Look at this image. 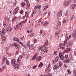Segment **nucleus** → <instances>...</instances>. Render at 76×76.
Returning <instances> with one entry per match:
<instances>
[{"mask_svg":"<svg viewBox=\"0 0 76 76\" xmlns=\"http://www.w3.org/2000/svg\"><path fill=\"white\" fill-rule=\"evenodd\" d=\"M20 8L19 7H16L13 12V13L14 15H16V14H17L18 13V10H19Z\"/></svg>","mask_w":76,"mask_h":76,"instance_id":"f257e3e1","label":"nucleus"},{"mask_svg":"<svg viewBox=\"0 0 76 76\" xmlns=\"http://www.w3.org/2000/svg\"><path fill=\"white\" fill-rule=\"evenodd\" d=\"M72 36L73 39L74 40H76V30L73 31L72 33Z\"/></svg>","mask_w":76,"mask_h":76,"instance_id":"f03ea898","label":"nucleus"},{"mask_svg":"<svg viewBox=\"0 0 76 76\" xmlns=\"http://www.w3.org/2000/svg\"><path fill=\"white\" fill-rule=\"evenodd\" d=\"M73 43L71 41H69L67 44L66 47H70L72 46Z\"/></svg>","mask_w":76,"mask_h":76,"instance_id":"7ed1b4c3","label":"nucleus"},{"mask_svg":"<svg viewBox=\"0 0 76 76\" xmlns=\"http://www.w3.org/2000/svg\"><path fill=\"white\" fill-rule=\"evenodd\" d=\"M50 64H49L48 68H46V69L45 73H48L49 72H51V69L50 68H48L50 67Z\"/></svg>","mask_w":76,"mask_h":76,"instance_id":"20e7f679","label":"nucleus"},{"mask_svg":"<svg viewBox=\"0 0 76 76\" xmlns=\"http://www.w3.org/2000/svg\"><path fill=\"white\" fill-rule=\"evenodd\" d=\"M11 63L12 66L16 64V58H15L11 60Z\"/></svg>","mask_w":76,"mask_h":76,"instance_id":"39448f33","label":"nucleus"},{"mask_svg":"<svg viewBox=\"0 0 76 76\" xmlns=\"http://www.w3.org/2000/svg\"><path fill=\"white\" fill-rule=\"evenodd\" d=\"M41 5H38L37 6H35L34 7V9L35 10V12H37V9H38L39 10L40 9H41Z\"/></svg>","mask_w":76,"mask_h":76,"instance_id":"423d86ee","label":"nucleus"},{"mask_svg":"<svg viewBox=\"0 0 76 76\" xmlns=\"http://www.w3.org/2000/svg\"><path fill=\"white\" fill-rule=\"evenodd\" d=\"M12 29V28L11 27L8 26L7 28L6 31L7 32L10 33Z\"/></svg>","mask_w":76,"mask_h":76,"instance_id":"0eeeda50","label":"nucleus"},{"mask_svg":"<svg viewBox=\"0 0 76 76\" xmlns=\"http://www.w3.org/2000/svg\"><path fill=\"white\" fill-rule=\"evenodd\" d=\"M59 56L60 58L62 60H64V56H63V55L62 54V53L60 52L59 54Z\"/></svg>","mask_w":76,"mask_h":76,"instance_id":"6e6552de","label":"nucleus"},{"mask_svg":"<svg viewBox=\"0 0 76 76\" xmlns=\"http://www.w3.org/2000/svg\"><path fill=\"white\" fill-rule=\"evenodd\" d=\"M13 68H15V69H19L20 66L19 64H15V65L12 66Z\"/></svg>","mask_w":76,"mask_h":76,"instance_id":"1a4fd4ad","label":"nucleus"},{"mask_svg":"<svg viewBox=\"0 0 76 76\" xmlns=\"http://www.w3.org/2000/svg\"><path fill=\"white\" fill-rule=\"evenodd\" d=\"M40 35H42L43 37H45V36H46L45 32H44V31L42 30H40Z\"/></svg>","mask_w":76,"mask_h":76,"instance_id":"9d476101","label":"nucleus"},{"mask_svg":"<svg viewBox=\"0 0 76 76\" xmlns=\"http://www.w3.org/2000/svg\"><path fill=\"white\" fill-rule=\"evenodd\" d=\"M22 56L20 55L19 57L17 59V62L19 64L20 63V61H21V60L22 59Z\"/></svg>","mask_w":76,"mask_h":76,"instance_id":"9b49d317","label":"nucleus"},{"mask_svg":"<svg viewBox=\"0 0 76 76\" xmlns=\"http://www.w3.org/2000/svg\"><path fill=\"white\" fill-rule=\"evenodd\" d=\"M59 47L62 50H64L65 49V46L63 45V44H61L59 45Z\"/></svg>","mask_w":76,"mask_h":76,"instance_id":"f8f14e48","label":"nucleus"},{"mask_svg":"<svg viewBox=\"0 0 76 76\" xmlns=\"http://www.w3.org/2000/svg\"><path fill=\"white\" fill-rule=\"evenodd\" d=\"M26 10L29 9V8L30 7V4L29 2H26Z\"/></svg>","mask_w":76,"mask_h":76,"instance_id":"ddd939ff","label":"nucleus"},{"mask_svg":"<svg viewBox=\"0 0 76 76\" xmlns=\"http://www.w3.org/2000/svg\"><path fill=\"white\" fill-rule=\"evenodd\" d=\"M1 38H2L3 40H4V41H6V36H4V34H3V33H1Z\"/></svg>","mask_w":76,"mask_h":76,"instance_id":"4468645a","label":"nucleus"},{"mask_svg":"<svg viewBox=\"0 0 76 76\" xmlns=\"http://www.w3.org/2000/svg\"><path fill=\"white\" fill-rule=\"evenodd\" d=\"M7 60V58H6L5 57H3L2 61V64H4V62L5 61H6Z\"/></svg>","mask_w":76,"mask_h":76,"instance_id":"2eb2a0df","label":"nucleus"},{"mask_svg":"<svg viewBox=\"0 0 76 76\" xmlns=\"http://www.w3.org/2000/svg\"><path fill=\"white\" fill-rule=\"evenodd\" d=\"M62 16V12L60 11L58 12L57 15V18H58L60 16Z\"/></svg>","mask_w":76,"mask_h":76,"instance_id":"dca6fc26","label":"nucleus"},{"mask_svg":"<svg viewBox=\"0 0 76 76\" xmlns=\"http://www.w3.org/2000/svg\"><path fill=\"white\" fill-rule=\"evenodd\" d=\"M25 16L26 18H28L29 16V12L26 11H25Z\"/></svg>","mask_w":76,"mask_h":76,"instance_id":"f3484780","label":"nucleus"},{"mask_svg":"<svg viewBox=\"0 0 76 76\" xmlns=\"http://www.w3.org/2000/svg\"><path fill=\"white\" fill-rule=\"evenodd\" d=\"M59 68V66H58V65H55L53 68V70H58Z\"/></svg>","mask_w":76,"mask_h":76,"instance_id":"a211bd4d","label":"nucleus"},{"mask_svg":"<svg viewBox=\"0 0 76 76\" xmlns=\"http://www.w3.org/2000/svg\"><path fill=\"white\" fill-rule=\"evenodd\" d=\"M59 58L58 56H57L56 58L54 60H53V63H54L55 62H57V61H58V59Z\"/></svg>","mask_w":76,"mask_h":76,"instance_id":"6ab92c4d","label":"nucleus"},{"mask_svg":"<svg viewBox=\"0 0 76 76\" xmlns=\"http://www.w3.org/2000/svg\"><path fill=\"white\" fill-rule=\"evenodd\" d=\"M42 58V56H38L36 58V60L37 61H39L41 60V59Z\"/></svg>","mask_w":76,"mask_h":76,"instance_id":"aec40b11","label":"nucleus"},{"mask_svg":"<svg viewBox=\"0 0 76 76\" xmlns=\"http://www.w3.org/2000/svg\"><path fill=\"white\" fill-rule=\"evenodd\" d=\"M70 59H68L66 60H65L64 61V62L65 63H68L70 62Z\"/></svg>","mask_w":76,"mask_h":76,"instance_id":"412c9836","label":"nucleus"},{"mask_svg":"<svg viewBox=\"0 0 76 76\" xmlns=\"http://www.w3.org/2000/svg\"><path fill=\"white\" fill-rule=\"evenodd\" d=\"M35 13H36V12L35 11H34L33 12L30 16L31 18H32V17H33L35 15Z\"/></svg>","mask_w":76,"mask_h":76,"instance_id":"4be33fe9","label":"nucleus"},{"mask_svg":"<svg viewBox=\"0 0 76 76\" xmlns=\"http://www.w3.org/2000/svg\"><path fill=\"white\" fill-rule=\"evenodd\" d=\"M25 16H23V17H22V19H23V20H23L22 22H23V23H25V22H26V20L27 19H25Z\"/></svg>","mask_w":76,"mask_h":76,"instance_id":"5701e85b","label":"nucleus"},{"mask_svg":"<svg viewBox=\"0 0 76 76\" xmlns=\"http://www.w3.org/2000/svg\"><path fill=\"white\" fill-rule=\"evenodd\" d=\"M20 26H19V24H17L16 26L15 30H17V29H18V30H19Z\"/></svg>","mask_w":76,"mask_h":76,"instance_id":"b1692460","label":"nucleus"},{"mask_svg":"<svg viewBox=\"0 0 76 76\" xmlns=\"http://www.w3.org/2000/svg\"><path fill=\"white\" fill-rule=\"evenodd\" d=\"M38 55V54L37 53L35 55L32 57V60H34L35 59V58L37 57V55Z\"/></svg>","mask_w":76,"mask_h":76,"instance_id":"393cba45","label":"nucleus"},{"mask_svg":"<svg viewBox=\"0 0 76 76\" xmlns=\"http://www.w3.org/2000/svg\"><path fill=\"white\" fill-rule=\"evenodd\" d=\"M64 5H66V6H69V2H68V1H67L66 2L64 1Z\"/></svg>","mask_w":76,"mask_h":76,"instance_id":"a878e982","label":"nucleus"},{"mask_svg":"<svg viewBox=\"0 0 76 76\" xmlns=\"http://www.w3.org/2000/svg\"><path fill=\"white\" fill-rule=\"evenodd\" d=\"M59 67H61V66H63V63H62V62H61V61H60L59 62Z\"/></svg>","mask_w":76,"mask_h":76,"instance_id":"bb28decb","label":"nucleus"},{"mask_svg":"<svg viewBox=\"0 0 76 76\" xmlns=\"http://www.w3.org/2000/svg\"><path fill=\"white\" fill-rule=\"evenodd\" d=\"M17 19H18L17 17L16 16H14V18L12 19V22H14V21H15V20Z\"/></svg>","mask_w":76,"mask_h":76,"instance_id":"cd10ccee","label":"nucleus"},{"mask_svg":"<svg viewBox=\"0 0 76 76\" xmlns=\"http://www.w3.org/2000/svg\"><path fill=\"white\" fill-rule=\"evenodd\" d=\"M48 44V42L47 41H46L44 43L43 47H45L47 46V45Z\"/></svg>","mask_w":76,"mask_h":76,"instance_id":"c85d7f7f","label":"nucleus"},{"mask_svg":"<svg viewBox=\"0 0 76 76\" xmlns=\"http://www.w3.org/2000/svg\"><path fill=\"white\" fill-rule=\"evenodd\" d=\"M69 51H70V49L69 48H67L66 50L65 51V53H69Z\"/></svg>","mask_w":76,"mask_h":76,"instance_id":"c756f323","label":"nucleus"},{"mask_svg":"<svg viewBox=\"0 0 76 76\" xmlns=\"http://www.w3.org/2000/svg\"><path fill=\"white\" fill-rule=\"evenodd\" d=\"M13 41H19V39L18 38H16V37H14L13 38Z\"/></svg>","mask_w":76,"mask_h":76,"instance_id":"7c9ffc66","label":"nucleus"},{"mask_svg":"<svg viewBox=\"0 0 76 76\" xmlns=\"http://www.w3.org/2000/svg\"><path fill=\"white\" fill-rule=\"evenodd\" d=\"M43 66V63L42 62H40L38 65V67H42Z\"/></svg>","mask_w":76,"mask_h":76,"instance_id":"2f4dec72","label":"nucleus"},{"mask_svg":"<svg viewBox=\"0 0 76 76\" xmlns=\"http://www.w3.org/2000/svg\"><path fill=\"white\" fill-rule=\"evenodd\" d=\"M21 5L22 7H24L25 6V3L23 2H22L21 4Z\"/></svg>","mask_w":76,"mask_h":76,"instance_id":"473e14b6","label":"nucleus"},{"mask_svg":"<svg viewBox=\"0 0 76 76\" xmlns=\"http://www.w3.org/2000/svg\"><path fill=\"white\" fill-rule=\"evenodd\" d=\"M34 47V44H32L31 45H30L29 46V49H31L32 47Z\"/></svg>","mask_w":76,"mask_h":76,"instance_id":"72a5a7b5","label":"nucleus"},{"mask_svg":"<svg viewBox=\"0 0 76 76\" xmlns=\"http://www.w3.org/2000/svg\"><path fill=\"white\" fill-rule=\"evenodd\" d=\"M42 46H41L39 47V51H42Z\"/></svg>","mask_w":76,"mask_h":76,"instance_id":"f704fd0d","label":"nucleus"},{"mask_svg":"<svg viewBox=\"0 0 76 76\" xmlns=\"http://www.w3.org/2000/svg\"><path fill=\"white\" fill-rule=\"evenodd\" d=\"M6 64L7 65H8V66H9V65L10 64V63H9V61L8 60H7L6 62Z\"/></svg>","mask_w":76,"mask_h":76,"instance_id":"c9c22d12","label":"nucleus"},{"mask_svg":"<svg viewBox=\"0 0 76 76\" xmlns=\"http://www.w3.org/2000/svg\"><path fill=\"white\" fill-rule=\"evenodd\" d=\"M19 12L21 15H23V10H20Z\"/></svg>","mask_w":76,"mask_h":76,"instance_id":"e433bc0d","label":"nucleus"},{"mask_svg":"<svg viewBox=\"0 0 76 76\" xmlns=\"http://www.w3.org/2000/svg\"><path fill=\"white\" fill-rule=\"evenodd\" d=\"M76 4H73L72 5V9H75V7H76Z\"/></svg>","mask_w":76,"mask_h":76,"instance_id":"4c0bfd02","label":"nucleus"},{"mask_svg":"<svg viewBox=\"0 0 76 76\" xmlns=\"http://www.w3.org/2000/svg\"><path fill=\"white\" fill-rule=\"evenodd\" d=\"M63 45L65 46L66 45V44H67V41H65L63 44Z\"/></svg>","mask_w":76,"mask_h":76,"instance_id":"58836bf2","label":"nucleus"},{"mask_svg":"<svg viewBox=\"0 0 76 76\" xmlns=\"http://www.w3.org/2000/svg\"><path fill=\"white\" fill-rule=\"evenodd\" d=\"M13 45L15 47H17L18 46V44H16V43H13Z\"/></svg>","mask_w":76,"mask_h":76,"instance_id":"ea45409f","label":"nucleus"},{"mask_svg":"<svg viewBox=\"0 0 76 76\" xmlns=\"http://www.w3.org/2000/svg\"><path fill=\"white\" fill-rule=\"evenodd\" d=\"M22 24V22H20L18 24V25H19V26H20V28H22V26L21 25V24Z\"/></svg>","mask_w":76,"mask_h":76,"instance_id":"a19ab883","label":"nucleus"},{"mask_svg":"<svg viewBox=\"0 0 76 76\" xmlns=\"http://www.w3.org/2000/svg\"><path fill=\"white\" fill-rule=\"evenodd\" d=\"M58 25L59 27H60V26H61V21H59V22L58 24Z\"/></svg>","mask_w":76,"mask_h":76,"instance_id":"79ce46f5","label":"nucleus"},{"mask_svg":"<svg viewBox=\"0 0 76 76\" xmlns=\"http://www.w3.org/2000/svg\"><path fill=\"white\" fill-rule=\"evenodd\" d=\"M65 39H66V40L65 41H66V42L67 41H68L69 39H70V38H69V37H66Z\"/></svg>","mask_w":76,"mask_h":76,"instance_id":"37998d69","label":"nucleus"},{"mask_svg":"<svg viewBox=\"0 0 76 76\" xmlns=\"http://www.w3.org/2000/svg\"><path fill=\"white\" fill-rule=\"evenodd\" d=\"M48 6H45L44 8V10H45L47 9V8H48Z\"/></svg>","mask_w":76,"mask_h":76,"instance_id":"c03bdc74","label":"nucleus"},{"mask_svg":"<svg viewBox=\"0 0 76 76\" xmlns=\"http://www.w3.org/2000/svg\"><path fill=\"white\" fill-rule=\"evenodd\" d=\"M30 37H32V36L34 37V36H35V35H34V33H32L30 34Z\"/></svg>","mask_w":76,"mask_h":76,"instance_id":"a18cd8bd","label":"nucleus"},{"mask_svg":"<svg viewBox=\"0 0 76 76\" xmlns=\"http://www.w3.org/2000/svg\"><path fill=\"white\" fill-rule=\"evenodd\" d=\"M46 51L44 49L42 50V51H43V54H44L45 52H46Z\"/></svg>","mask_w":76,"mask_h":76,"instance_id":"49530a36","label":"nucleus"},{"mask_svg":"<svg viewBox=\"0 0 76 76\" xmlns=\"http://www.w3.org/2000/svg\"><path fill=\"white\" fill-rule=\"evenodd\" d=\"M37 65H35L33 67V69H36L37 67Z\"/></svg>","mask_w":76,"mask_h":76,"instance_id":"de8ad7c7","label":"nucleus"},{"mask_svg":"<svg viewBox=\"0 0 76 76\" xmlns=\"http://www.w3.org/2000/svg\"><path fill=\"white\" fill-rule=\"evenodd\" d=\"M58 28V25H56V27L55 28V29L56 30Z\"/></svg>","mask_w":76,"mask_h":76,"instance_id":"09e8293b","label":"nucleus"},{"mask_svg":"<svg viewBox=\"0 0 76 76\" xmlns=\"http://www.w3.org/2000/svg\"><path fill=\"white\" fill-rule=\"evenodd\" d=\"M47 24H48V22L47 21H46L44 23V25L45 26L47 25Z\"/></svg>","mask_w":76,"mask_h":76,"instance_id":"8fccbe9b","label":"nucleus"},{"mask_svg":"<svg viewBox=\"0 0 76 76\" xmlns=\"http://www.w3.org/2000/svg\"><path fill=\"white\" fill-rule=\"evenodd\" d=\"M54 54L55 55H57V52L56 51H55L54 52Z\"/></svg>","mask_w":76,"mask_h":76,"instance_id":"3c124183","label":"nucleus"},{"mask_svg":"<svg viewBox=\"0 0 76 76\" xmlns=\"http://www.w3.org/2000/svg\"><path fill=\"white\" fill-rule=\"evenodd\" d=\"M48 47H46L45 48H44V49L45 50H46V51L47 50V51H48V50H47L48 49Z\"/></svg>","mask_w":76,"mask_h":76,"instance_id":"603ef678","label":"nucleus"},{"mask_svg":"<svg viewBox=\"0 0 76 76\" xmlns=\"http://www.w3.org/2000/svg\"><path fill=\"white\" fill-rule=\"evenodd\" d=\"M46 15H47V12H45V13H44L42 15V16H45Z\"/></svg>","mask_w":76,"mask_h":76,"instance_id":"864d4df0","label":"nucleus"},{"mask_svg":"<svg viewBox=\"0 0 76 76\" xmlns=\"http://www.w3.org/2000/svg\"><path fill=\"white\" fill-rule=\"evenodd\" d=\"M59 37L58 35H56L55 36V38L56 39H57Z\"/></svg>","mask_w":76,"mask_h":76,"instance_id":"5fc2aeb1","label":"nucleus"},{"mask_svg":"<svg viewBox=\"0 0 76 76\" xmlns=\"http://www.w3.org/2000/svg\"><path fill=\"white\" fill-rule=\"evenodd\" d=\"M40 23H41V21L40 20H39L38 21V25H40Z\"/></svg>","mask_w":76,"mask_h":76,"instance_id":"6e6d98bb","label":"nucleus"},{"mask_svg":"<svg viewBox=\"0 0 76 76\" xmlns=\"http://www.w3.org/2000/svg\"><path fill=\"white\" fill-rule=\"evenodd\" d=\"M4 69H2L0 68V72H2Z\"/></svg>","mask_w":76,"mask_h":76,"instance_id":"4d7b16f0","label":"nucleus"},{"mask_svg":"<svg viewBox=\"0 0 76 76\" xmlns=\"http://www.w3.org/2000/svg\"><path fill=\"white\" fill-rule=\"evenodd\" d=\"M73 74H76V70H75L73 71Z\"/></svg>","mask_w":76,"mask_h":76,"instance_id":"13d9d810","label":"nucleus"},{"mask_svg":"<svg viewBox=\"0 0 76 76\" xmlns=\"http://www.w3.org/2000/svg\"><path fill=\"white\" fill-rule=\"evenodd\" d=\"M65 58L66 59H67V58H68V55H66L65 56Z\"/></svg>","mask_w":76,"mask_h":76,"instance_id":"bf43d9fd","label":"nucleus"},{"mask_svg":"<svg viewBox=\"0 0 76 76\" xmlns=\"http://www.w3.org/2000/svg\"><path fill=\"white\" fill-rule=\"evenodd\" d=\"M63 23H66V20H64L63 22Z\"/></svg>","mask_w":76,"mask_h":76,"instance_id":"052dcab7","label":"nucleus"},{"mask_svg":"<svg viewBox=\"0 0 76 76\" xmlns=\"http://www.w3.org/2000/svg\"><path fill=\"white\" fill-rule=\"evenodd\" d=\"M34 43H37V41L36 39H34Z\"/></svg>","mask_w":76,"mask_h":76,"instance_id":"680f3d73","label":"nucleus"},{"mask_svg":"<svg viewBox=\"0 0 76 76\" xmlns=\"http://www.w3.org/2000/svg\"><path fill=\"white\" fill-rule=\"evenodd\" d=\"M67 72H68L69 73V74H71V72H70V70H69L68 69Z\"/></svg>","mask_w":76,"mask_h":76,"instance_id":"e2e57ef3","label":"nucleus"},{"mask_svg":"<svg viewBox=\"0 0 76 76\" xmlns=\"http://www.w3.org/2000/svg\"><path fill=\"white\" fill-rule=\"evenodd\" d=\"M2 32L5 31V29L4 28H2Z\"/></svg>","mask_w":76,"mask_h":76,"instance_id":"0e129e2a","label":"nucleus"},{"mask_svg":"<svg viewBox=\"0 0 76 76\" xmlns=\"http://www.w3.org/2000/svg\"><path fill=\"white\" fill-rule=\"evenodd\" d=\"M74 56H76V51H74Z\"/></svg>","mask_w":76,"mask_h":76,"instance_id":"69168bd1","label":"nucleus"},{"mask_svg":"<svg viewBox=\"0 0 76 76\" xmlns=\"http://www.w3.org/2000/svg\"><path fill=\"white\" fill-rule=\"evenodd\" d=\"M26 31L27 33H28V34H29V33H30V32L29 31V30H26Z\"/></svg>","mask_w":76,"mask_h":76,"instance_id":"338daca9","label":"nucleus"},{"mask_svg":"<svg viewBox=\"0 0 76 76\" xmlns=\"http://www.w3.org/2000/svg\"><path fill=\"white\" fill-rule=\"evenodd\" d=\"M2 33L3 34H6V32L4 31H2Z\"/></svg>","mask_w":76,"mask_h":76,"instance_id":"774afa93","label":"nucleus"}]
</instances>
